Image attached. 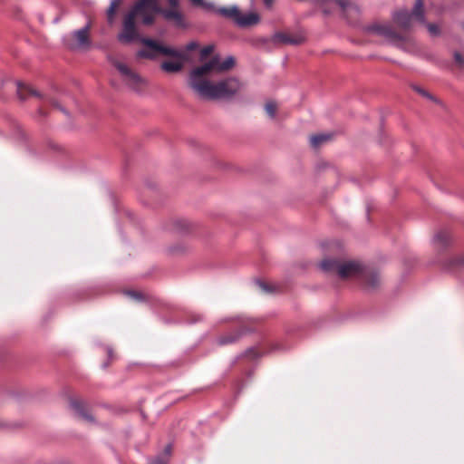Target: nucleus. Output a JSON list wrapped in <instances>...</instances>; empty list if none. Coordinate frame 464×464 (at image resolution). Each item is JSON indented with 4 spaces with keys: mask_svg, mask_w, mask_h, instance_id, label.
<instances>
[{
    "mask_svg": "<svg viewBox=\"0 0 464 464\" xmlns=\"http://www.w3.org/2000/svg\"><path fill=\"white\" fill-rule=\"evenodd\" d=\"M235 63L233 56H227L224 60L218 55L213 56L189 72L188 87L198 98L204 100H227L234 97L241 89L237 78L227 77L217 82L211 81L210 78L230 71Z\"/></svg>",
    "mask_w": 464,
    "mask_h": 464,
    "instance_id": "nucleus-1",
    "label": "nucleus"
},
{
    "mask_svg": "<svg viewBox=\"0 0 464 464\" xmlns=\"http://www.w3.org/2000/svg\"><path fill=\"white\" fill-rule=\"evenodd\" d=\"M157 14H161L164 18L179 17L176 11L164 10L160 5L159 0H138L123 16L122 29L118 34V40L122 44H130L138 40L139 32L136 22L139 21L143 25H151Z\"/></svg>",
    "mask_w": 464,
    "mask_h": 464,
    "instance_id": "nucleus-2",
    "label": "nucleus"
},
{
    "mask_svg": "<svg viewBox=\"0 0 464 464\" xmlns=\"http://www.w3.org/2000/svg\"><path fill=\"white\" fill-rule=\"evenodd\" d=\"M320 267L326 273L337 274L343 279L357 276L362 274L364 285L369 289H375L381 283L379 274L375 272H362V266L358 262L326 258L320 263Z\"/></svg>",
    "mask_w": 464,
    "mask_h": 464,
    "instance_id": "nucleus-3",
    "label": "nucleus"
},
{
    "mask_svg": "<svg viewBox=\"0 0 464 464\" xmlns=\"http://www.w3.org/2000/svg\"><path fill=\"white\" fill-rule=\"evenodd\" d=\"M365 31L373 35L383 37L389 43L404 48L411 43V38L401 33L397 32L393 26L387 22H375L365 27Z\"/></svg>",
    "mask_w": 464,
    "mask_h": 464,
    "instance_id": "nucleus-4",
    "label": "nucleus"
},
{
    "mask_svg": "<svg viewBox=\"0 0 464 464\" xmlns=\"http://www.w3.org/2000/svg\"><path fill=\"white\" fill-rule=\"evenodd\" d=\"M141 44L146 46V49L140 50L137 56L140 58L156 59L159 54L169 56L173 58H182V53L169 46H165L158 41L150 38H140Z\"/></svg>",
    "mask_w": 464,
    "mask_h": 464,
    "instance_id": "nucleus-5",
    "label": "nucleus"
},
{
    "mask_svg": "<svg viewBox=\"0 0 464 464\" xmlns=\"http://www.w3.org/2000/svg\"><path fill=\"white\" fill-rule=\"evenodd\" d=\"M413 17L420 24H425L422 0H416L411 13L407 10H399L392 14L393 23L403 31L411 28Z\"/></svg>",
    "mask_w": 464,
    "mask_h": 464,
    "instance_id": "nucleus-6",
    "label": "nucleus"
},
{
    "mask_svg": "<svg viewBox=\"0 0 464 464\" xmlns=\"http://www.w3.org/2000/svg\"><path fill=\"white\" fill-rule=\"evenodd\" d=\"M111 64L117 69L120 72L122 81L127 84L130 88L140 91L142 86L145 84V81L136 73L130 67H129L126 63L119 61L116 58L110 59Z\"/></svg>",
    "mask_w": 464,
    "mask_h": 464,
    "instance_id": "nucleus-7",
    "label": "nucleus"
},
{
    "mask_svg": "<svg viewBox=\"0 0 464 464\" xmlns=\"http://www.w3.org/2000/svg\"><path fill=\"white\" fill-rule=\"evenodd\" d=\"M218 13L223 16L232 18L240 27L251 26L259 22V16L257 14H242L236 5L230 7H220L218 9Z\"/></svg>",
    "mask_w": 464,
    "mask_h": 464,
    "instance_id": "nucleus-8",
    "label": "nucleus"
},
{
    "mask_svg": "<svg viewBox=\"0 0 464 464\" xmlns=\"http://www.w3.org/2000/svg\"><path fill=\"white\" fill-rule=\"evenodd\" d=\"M90 24H87L83 28L74 31L71 35V42L67 44L71 49H86L91 46V40L89 38Z\"/></svg>",
    "mask_w": 464,
    "mask_h": 464,
    "instance_id": "nucleus-9",
    "label": "nucleus"
},
{
    "mask_svg": "<svg viewBox=\"0 0 464 464\" xmlns=\"http://www.w3.org/2000/svg\"><path fill=\"white\" fill-rule=\"evenodd\" d=\"M246 332H247V328L245 326V324L241 321L237 322L230 333L220 335L217 338V343L218 345L232 344L237 342Z\"/></svg>",
    "mask_w": 464,
    "mask_h": 464,
    "instance_id": "nucleus-10",
    "label": "nucleus"
},
{
    "mask_svg": "<svg viewBox=\"0 0 464 464\" xmlns=\"http://www.w3.org/2000/svg\"><path fill=\"white\" fill-rule=\"evenodd\" d=\"M272 41L276 44L298 45L304 41V36L300 33L277 32L273 35Z\"/></svg>",
    "mask_w": 464,
    "mask_h": 464,
    "instance_id": "nucleus-11",
    "label": "nucleus"
},
{
    "mask_svg": "<svg viewBox=\"0 0 464 464\" xmlns=\"http://www.w3.org/2000/svg\"><path fill=\"white\" fill-rule=\"evenodd\" d=\"M336 5L349 23L355 22L359 17L360 9L352 0H336Z\"/></svg>",
    "mask_w": 464,
    "mask_h": 464,
    "instance_id": "nucleus-12",
    "label": "nucleus"
},
{
    "mask_svg": "<svg viewBox=\"0 0 464 464\" xmlns=\"http://www.w3.org/2000/svg\"><path fill=\"white\" fill-rule=\"evenodd\" d=\"M452 237L450 231L444 229L437 232L433 237V246L438 252L445 250L451 243Z\"/></svg>",
    "mask_w": 464,
    "mask_h": 464,
    "instance_id": "nucleus-13",
    "label": "nucleus"
},
{
    "mask_svg": "<svg viewBox=\"0 0 464 464\" xmlns=\"http://www.w3.org/2000/svg\"><path fill=\"white\" fill-rule=\"evenodd\" d=\"M71 409L74 411V413L82 420L87 422H93L94 419L92 414L88 411L85 403L77 399H72L70 401Z\"/></svg>",
    "mask_w": 464,
    "mask_h": 464,
    "instance_id": "nucleus-14",
    "label": "nucleus"
},
{
    "mask_svg": "<svg viewBox=\"0 0 464 464\" xmlns=\"http://www.w3.org/2000/svg\"><path fill=\"white\" fill-rule=\"evenodd\" d=\"M176 61H164L160 63V69L168 73H176L182 70L184 66L185 55L182 53V58H176Z\"/></svg>",
    "mask_w": 464,
    "mask_h": 464,
    "instance_id": "nucleus-15",
    "label": "nucleus"
},
{
    "mask_svg": "<svg viewBox=\"0 0 464 464\" xmlns=\"http://www.w3.org/2000/svg\"><path fill=\"white\" fill-rule=\"evenodd\" d=\"M17 94H18L19 98L22 100L26 99L28 96H35L40 99H44L42 94L40 92H38L37 91H35L34 88H32L31 86H29L25 83L19 82H17Z\"/></svg>",
    "mask_w": 464,
    "mask_h": 464,
    "instance_id": "nucleus-16",
    "label": "nucleus"
},
{
    "mask_svg": "<svg viewBox=\"0 0 464 464\" xmlns=\"http://www.w3.org/2000/svg\"><path fill=\"white\" fill-rule=\"evenodd\" d=\"M169 8H164V10H172L176 11L179 14V18H165L168 21H175L177 24H181L183 20L182 13L179 10V0H167Z\"/></svg>",
    "mask_w": 464,
    "mask_h": 464,
    "instance_id": "nucleus-17",
    "label": "nucleus"
},
{
    "mask_svg": "<svg viewBox=\"0 0 464 464\" xmlns=\"http://www.w3.org/2000/svg\"><path fill=\"white\" fill-rule=\"evenodd\" d=\"M331 139L330 134L320 133L310 137V144L313 148L317 149L323 143L326 142Z\"/></svg>",
    "mask_w": 464,
    "mask_h": 464,
    "instance_id": "nucleus-18",
    "label": "nucleus"
},
{
    "mask_svg": "<svg viewBox=\"0 0 464 464\" xmlns=\"http://www.w3.org/2000/svg\"><path fill=\"white\" fill-rule=\"evenodd\" d=\"M121 0H112L111 2V5L106 13L107 20H108L109 24H113L116 11H117L119 5H121Z\"/></svg>",
    "mask_w": 464,
    "mask_h": 464,
    "instance_id": "nucleus-19",
    "label": "nucleus"
},
{
    "mask_svg": "<svg viewBox=\"0 0 464 464\" xmlns=\"http://www.w3.org/2000/svg\"><path fill=\"white\" fill-rule=\"evenodd\" d=\"M449 269L464 268V256H456L450 259L446 265Z\"/></svg>",
    "mask_w": 464,
    "mask_h": 464,
    "instance_id": "nucleus-20",
    "label": "nucleus"
},
{
    "mask_svg": "<svg viewBox=\"0 0 464 464\" xmlns=\"http://www.w3.org/2000/svg\"><path fill=\"white\" fill-rule=\"evenodd\" d=\"M411 87L416 92H418L422 97H425L428 100L432 101L435 103L440 104V101L439 99H437L434 95L430 93L428 91H426L425 89H423L418 85H412Z\"/></svg>",
    "mask_w": 464,
    "mask_h": 464,
    "instance_id": "nucleus-21",
    "label": "nucleus"
},
{
    "mask_svg": "<svg viewBox=\"0 0 464 464\" xmlns=\"http://www.w3.org/2000/svg\"><path fill=\"white\" fill-rule=\"evenodd\" d=\"M276 110L277 106L274 102H267L265 105V111L271 119L276 117Z\"/></svg>",
    "mask_w": 464,
    "mask_h": 464,
    "instance_id": "nucleus-22",
    "label": "nucleus"
},
{
    "mask_svg": "<svg viewBox=\"0 0 464 464\" xmlns=\"http://www.w3.org/2000/svg\"><path fill=\"white\" fill-rule=\"evenodd\" d=\"M424 24L427 26L428 31H429L430 35L438 36V35L440 34V26L438 24L427 23L426 21H425Z\"/></svg>",
    "mask_w": 464,
    "mask_h": 464,
    "instance_id": "nucleus-23",
    "label": "nucleus"
},
{
    "mask_svg": "<svg viewBox=\"0 0 464 464\" xmlns=\"http://www.w3.org/2000/svg\"><path fill=\"white\" fill-rule=\"evenodd\" d=\"M214 51V45L212 44H209V45H207V46H204L201 50H200V57H199V60L202 62L204 61L210 53H212V52Z\"/></svg>",
    "mask_w": 464,
    "mask_h": 464,
    "instance_id": "nucleus-24",
    "label": "nucleus"
},
{
    "mask_svg": "<svg viewBox=\"0 0 464 464\" xmlns=\"http://www.w3.org/2000/svg\"><path fill=\"white\" fill-rule=\"evenodd\" d=\"M191 3L195 5H198V6H201L207 10H213L214 9V5L212 3H207L203 0H190Z\"/></svg>",
    "mask_w": 464,
    "mask_h": 464,
    "instance_id": "nucleus-25",
    "label": "nucleus"
},
{
    "mask_svg": "<svg viewBox=\"0 0 464 464\" xmlns=\"http://www.w3.org/2000/svg\"><path fill=\"white\" fill-rule=\"evenodd\" d=\"M453 56H454V60H455L456 63L459 65V67L463 69L464 68V55H462L459 52H455Z\"/></svg>",
    "mask_w": 464,
    "mask_h": 464,
    "instance_id": "nucleus-26",
    "label": "nucleus"
},
{
    "mask_svg": "<svg viewBox=\"0 0 464 464\" xmlns=\"http://www.w3.org/2000/svg\"><path fill=\"white\" fill-rule=\"evenodd\" d=\"M256 284L258 285V287L262 291H264L266 293H270L272 291L271 288L265 282H263L261 280H256Z\"/></svg>",
    "mask_w": 464,
    "mask_h": 464,
    "instance_id": "nucleus-27",
    "label": "nucleus"
},
{
    "mask_svg": "<svg viewBox=\"0 0 464 464\" xmlns=\"http://www.w3.org/2000/svg\"><path fill=\"white\" fill-rule=\"evenodd\" d=\"M125 294L134 300H141L142 299V295L136 291H127Z\"/></svg>",
    "mask_w": 464,
    "mask_h": 464,
    "instance_id": "nucleus-28",
    "label": "nucleus"
},
{
    "mask_svg": "<svg viewBox=\"0 0 464 464\" xmlns=\"http://www.w3.org/2000/svg\"><path fill=\"white\" fill-rule=\"evenodd\" d=\"M246 356L249 358H255L257 356L256 348H250L246 352Z\"/></svg>",
    "mask_w": 464,
    "mask_h": 464,
    "instance_id": "nucleus-29",
    "label": "nucleus"
},
{
    "mask_svg": "<svg viewBox=\"0 0 464 464\" xmlns=\"http://www.w3.org/2000/svg\"><path fill=\"white\" fill-rule=\"evenodd\" d=\"M198 47V43H196V42H190V43H188V44L186 45V50H187V51H193V50L197 49Z\"/></svg>",
    "mask_w": 464,
    "mask_h": 464,
    "instance_id": "nucleus-30",
    "label": "nucleus"
},
{
    "mask_svg": "<svg viewBox=\"0 0 464 464\" xmlns=\"http://www.w3.org/2000/svg\"><path fill=\"white\" fill-rule=\"evenodd\" d=\"M44 99L46 100L47 102H49L53 106L57 107V108L59 107L57 102L53 99H52V98H44Z\"/></svg>",
    "mask_w": 464,
    "mask_h": 464,
    "instance_id": "nucleus-31",
    "label": "nucleus"
},
{
    "mask_svg": "<svg viewBox=\"0 0 464 464\" xmlns=\"http://www.w3.org/2000/svg\"><path fill=\"white\" fill-rule=\"evenodd\" d=\"M151 464H166V460L162 458L155 459Z\"/></svg>",
    "mask_w": 464,
    "mask_h": 464,
    "instance_id": "nucleus-32",
    "label": "nucleus"
},
{
    "mask_svg": "<svg viewBox=\"0 0 464 464\" xmlns=\"http://www.w3.org/2000/svg\"><path fill=\"white\" fill-rule=\"evenodd\" d=\"M265 5L269 7L271 6L272 3H273V0H263Z\"/></svg>",
    "mask_w": 464,
    "mask_h": 464,
    "instance_id": "nucleus-33",
    "label": "nucleus"
},
{
    "mask_svg": "<svg viewBox=\"0 0 464 464\" xmlns=\"http://www.w3.org/2000/svg\"><path fill=\"white\" fill-rule=\"evenodd\" d=\"M170 452V446L167 447V453L169 454Z\"/></svg>",
    "mask_w": 464,
    "mask_h": 464,
    "instance_id": "nucleus-34",
    "label": "nucleus"
},
{
    "mask_svg": "<svg viewBox=\"0 0 464 464\" xmlns=\"http://www.w3.org/2000/svg\"><path fill=\"white\" fill-rule=\"evenodd\" d=\"M62 111H63L64 113H66V111L63 108H61Z\"/></svg>",
    "mask_w": 464,
    "mask_h": 464,
    "instance_id": "nucleus-35",
    "label": "nucleus"
}]
</instances>
